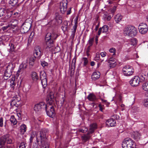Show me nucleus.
Wrapping results in <instances>:
<instances>
[{
  "mask_svg": "<svg viewBox=\"0 0 148 148\" xmlns=\"http://www.w3.org/2000/svg\"><path fill=\"white\" fill-rule=\"evenodd\" d=\"M11 28L10 25L9 24L8 25L3 27L1 29H2L3 31H6L10 29Z\"/></svg>",
  "mask_w": 148,
  "mask_h": 148,
  "instance_id": "nucleus-40",
  "label": "nucleus"
},
{
  "mask_svg": "<svg viewBox=\"0 0 148 148\" xmlns=\"http://www.w3.org/2000/svg\"><path fill=\"white\" fill-rule=\"evenodd\" d=\"M48 132L47 129L43 128L40 131L39 134L36 135L37 142L39 145L42 146L41 148H49V145L46 136Z\"/></svg>",
  "mask_w": 148,
  "mask_h": 148,
  "instance_id": "nucleus-1",
  "label": "nucleus"
},
{
  "mask_svg": "<svg viewBox=\"0 0 148 148\" xmlns=\"http://www.w3.org/2000/svg\"><path fill=\"white\" fill-rule=\"evenodd\" d=\"M111 61L113 62H115V59L112 58H110L109 60L108 61V62L110 63V62H111Z\"/></svg>",
  "mask_w": 148,
  "mask_h": 148,
  "instance_id": "nucleus-57",
  "label": "nucleus"
},
{
  "mask_svg": "<svg viewBox=\"0 0 148 148\" xmlns=\"http://www.w3.org/2000/svg\"><path fill=\"white\" fill-rule=\"evenodd\" d=\"M132 110H134L133 111L134 112H136L138 111V110H139L138 108L136 107H133L132 108Z\"/></svg>",
  "mask_w": 148,
  "mask_h": 148,
  "instance_id": "nucleus-56",
  "label": "nucleus"
},
{
  "mask_svg": "<svg viewBox=\"0 0 148 148\" xmlns=\"http://www.w3.org/2000/svg\"><path fill=\"white\" fill-rule=\"evenodd\" d=\"M62 101L61 102V105L62 106L64 104V102L65 101V98L64 97H63L62 98Z\"/></svg>",
  "mask_w": 148,
  "mask_h": 148,
  "instance_id": "nucleus-59",
  "label": "nucleus"
},
{
  "mask_svg": "<svg viewBox=\"0 0 148 148\" xmlns=\"http://www.w3.org/2000/svg\"><path fill=\"white\" fill-rule=\"evenodd\" d=\"M41 64L42 65V66L43 67L47 66L48 65V63L45 61L41 62Z\"/></svg>",
  "mask_w": 148,
  "mask_h": 148,
  "instance_id": "nucleus-52",
  "label": "nucleus"
},
{
  "mask_svg": "<svg viewBox=\"0 0 148 148\" xmlns=\"http://www.w3.org/2000/svg\"><path fill=\"white\" fill-rule=\"evenodd\" d=\"M12 138L9 134H6L0 138V148H9L8 145L12 143Z\"/></svg>",
  "mask_w": 148,
  "mask_h": 148,
  "instance_id": "nucleus-3",
  "label": "nucleus"
},
{
  "mask_svg": "<svg viewBox=\"0 0 148 148\" xmlns=\"http://www.w3.org/2000/svg\"><path fill=\"white\" fill-rule=\"evenodd\" d=\"M41 50V48L39 47L38 46L35 47L34 51L33 56L37 59H40L42 55Z\"/></svg>",
  "mask_w": 148,
  "mask_h": 148,
  "instance_id": "nucleus-14",
  "label": "nucleus"
},
{
  "mask_svg": "<svg viewBox=\"0 0 148 148\" xmlns=\"http://www.w3.org/2000/svg\"><path fill=\"white\" fill-rule=\"evenodd\" d=\"M88 130V129L85 127H83L82 129H79V131L80 132L85 133Z\"/></svg>",
  "mask_w": 148,
  "mask_h": 148,
  "instance_id": "nucleus-47",
  "label": "nucleus"
},
{
  "mask_svg": "<svg viewBox=\"0 0 148 148\" xmlns=\"http://www.w3.org/2000/svg\"><path fill=\"white\" fill-rule=\"evenodd\" d=\"M15 67V65L12 63H10L6 67L4 73V79H7L12 75V73Z\"/></svg>",
  "mask_w": 148,
  "mask_h": 148,
  "instance_id": "nucleus-7",
  "label": "nucleus"
},
{
  "mask_svg": "<svg viewBox=\"0 0 148 148\" xmlns=\"http://www.w3.org/2000/svg\"><path fill=\"white\" fill-rule=\"evenodd\" d=\"M49 24L50 25H51L52 26H55L58 24L56 20L54 19L51 20V21L49 23Z\"/></svg>",
  "mask_w": 148,
  "mask_h": 148,
  "instance_id": "nucleus-44",
  "label": "nucleus"
},
{
  "mask_svg": "<svg viewBox=\"0 0 148 148\" xmlns=\"http://www.w3.org/2000/svg\"><path fill=\"white\" fill-rule=\"evenodd\" d=\"M58 136V138H61L62 137V133H59Z\"/></svg>",
  "mask_w": 148,
  "mask_h": 148,
  "instance_id": "nucleus-63",
  "label": "nucleus"
},
{
  "mask_svg": "<svg viewBox=\"0 0 148 148\" xmlns=\"http://www.w3.org/2000/svg\"><path fill=\"white\" fill-rule=\"evenodd\" d=\"M18 2V0H10L9 2V4L12 6H14Z\"/></svg>",
  "mask_w": 148,
  "mask_h": 148,
  "instance_id": "nucleus-36",
  "label": "nucleus"
},
{
  "mask_svg": "<svg viewBox=\"0 0 148 148\" xmlns=\"http://www.w3.org/2000/svg\"><path fill=\"white\" fill-rule=\"evenodd\" d=\"M88 99L91 101H94L96 99V96L93 94H90L87 97Z\"/></svg>",
  "mask_w": 148,
  "mask_h": 148,
  "instance_id": "nucleus-27",
  "label": "nucleus"
},
{
  "mask_svg": "<svg viewBox=\"0 0 148 148\" xmlns=\"http://www.w3.org/2000/svg\"><path fill=\"white\" fill-rule=\"evenodd\" d=\"M54 100V97L53 93H50L48 95L46 100L47 103H49V106L46 105L45 110L47 115L51 118L54 117L56 114L54 108L53 106H51Z\"/></svg>",
  "mask_w": 148,
  "mask_h": 148,
  "instance_id": "nucleus-2",
  "label": "nucleus"
},
{
  "mask_svg": "<svg viewBox=\"0 0 148 148\" xmlns=\"http://www.w3.org/2000/svg\"><path fill=\"white\" fill-rule=\"evenodd\" d=\"M67 0H64L60 3V10L62 14L65 13L67 10Z\"/></svg>",
  "mask_w": 148,
  "mask_h": 148,
  "instance_id": "nucleus-12",
  "label": "nucleus"
},
{
  "mask_svg": "<svg viewBox=\"0 0 148 148\" xmlns=\"http://www.w3.org/2000/svg\"><path fill=\"white\" fill-rule=\"evenodd\" d=\"M142 88L145 91H148V81L145 82L143 84Z\"/></svg>",
  "mask_w": 148,
  "mask_h": 148,
  "instance_id": "nucleus-34",
  "label": "nucleus"
},
{
  "mask_svg": "<svg viewBox=\"0 0 148 148\" xmlns=\"http://www.w3.org/2000/svg\"><path fill=\"white\" fill-rule=\"evenodd\" d=\"M109 51L111 53H113V55H115V53L116 52V50L114 48H111L110 50Z\"/></svg>",
  "mask_w": 148,
  "mask_h": 148,
  "instance_id": "nucleus-53",
  "label": "nucleus"
},
{
  "mask_svg": "<svg viewBox=\"0 0 148 148\" xmlns=\"http://www.w3.org/2000/svg\"><path fill=\"white\" fill-rule=\"evenodd\" d=\"M2 40L4 41H7L9 39V37L6 36H3L1 37Z\"/></svg>",
  "mask_w": 148,
  "mask_h": 148,
  "instance_id": "nucleus-50",
  "label": "nucleus"
},
{
  "mask_svg": "<svg viewBox=\"0 0 148 148\" xmlns=\"http://www.w3.org/2000/svg\"><path fill=\"white\" fill-rule=\"evenodd\" d=\"M16 98H14V99L12 100L10 103V105L11 106L13 107L15 106L17 107L18 106L19 103H17V102H16Z\"/></svg>",
  "mask_w": 148,
  "mask_h": 148,
  "instance_id": "nucleus-29",
  "label": "nucleus"
},
{
  "mask_svg": "<svg viewBox=\"0 0 148 148\" xmlns=\"http://www.w3.org/2000/svg\"><path fill=\"white\" fill-rule=\"evenodd\" d=\"M18 56L17 55L13 56L12 58L11 61L14 63H16L18 61Z\"/></svg>",
  "mask_w": 148,
  "mask_h": 148,
  "instance_id": "nucleus-38",
  "label": "nucleus"
},
{
  "mask_svg": "<svg viewBox=\"0 0 148 148\" xmlns=\"http://www.w3.org/2000/svg\"><path fill=\"white\" fill-rule=\"evenodd\" d=\"M18 23V21L17 20L13 19L9 23L11 27L12 28H14L16 27Z\"/></svg>",
  "mask_w": 148,
  "mask_h": 148,
  "instance_id": "nucleus-21",
  "label": "nucleus"
},
{
  "mask_svg": "<svg viewBox=\"0 0 148 148\" xmlns=\"http://www.w3.org/2000/svg\"><path fill=\"white\" fill-rule=\"evenodd\" d=\"M32 79L34 81H36L38 78L37 73L34 72L32 73Z\"/></svg>",
  "mask_w": 148,
  "mask_h": 148,
  "instance_id": "nucleus-33",
  "label": "nucleus"
},
{
  "mask_svg": "<svg viewBox=\"0 0 148 148\" xmlns=\"http://www.w3.org/2000/svg\"><path fill=\"white\" fill-rule=\"evenodd\" d=\"M46 105L43 102H41L36 104L34 109L36 112H39L42 110H45Z\"/></svg>",
  "mask_w": 148,
  "mask_h": 148,
  "instance_id": "nucleus-9",
  "label": "nucleus"
},
{
  "mask_svg": "<svg viewBox=\"0 0 148 148\" xmlns=\"http://www.w3.org/2000/svg\"><path fill=\"white\" fill-rule=\"evenodd\" d=\"M116 6H114L112 8H110L109 10V12L112 14V15H113L114 13L116 10Z\"/></svg>",
  "mask_w": 148,
  "mask_h": 148,
  "instance_id": "nucleus-43",
  "label": "nucleus"
},
{
  "mask_svg": "<svg viewBox=\"0 0 148 148\" xmlns=\"http://www.w3.org/2000/svg\"><path fill=\"white\" fill-rule=\"evenodd\" d=\"M132 136L135 140L138 141L140 138L141 134L137 131L134 132L132 133Z\"/></svg>",
  "mask_w": 148,
  "mask_h": 148,
  "instance_id": "nucleus-18",
  "label": "nucleus"
},
{
  "mask_svg": "<svg viewBox=\"0 0 148 148\" xmlns=\"http://www.w3.org/2000/svg\"><path fill=\"white\" fill-rule=\"evenodd\" d=\"M10 121L11 123L13 124V125H16L17 123V121L15 118L14 116H12L10 119Z\"/></svg>",
  "mask_w": 148,
  "mask_h": 148,
  "instance_id": "nucleus-31",
  "label": "nucleus"
},
{
  "mask_svg": "<svg viewBox=\"0 0 148 148\" xmlns=\"http://www.w3.org/2000/svg\"><path fill=\"white\" fill-rule=\"evenodd\" d=\"M5 10L4 8H0V17L5 15Z\"/></svg>",
  "mask_w": 148,
  "mask_h": 148,
  "instance_id": "nucleus-42",
  "label": "nucleus"
},
{
  "mask_svg": "<svg viewBox=\"0 0 148 148\" xmlns=\"http://www.w3.org/2000/svg\"><path fill=\"white\" fill-rule=\"evenodd\" d=\"M109 63V66L110 67V68H112L116 66V62H111Z\"/></svg>",
  "mask_w": 148,
  "mask_h": 148,
  "instance_id": "nucleus-51",
  "label": "nucleus"
},
{
  "mask_svg": "<svg viewBox=\"0 0 148 148\" xmlns=\"http://www.w3.org/2000/svg\"><path fill=\"white\" fill-rule=\"evenodd\" d=\"M102 28V29H103V30L102 31V32L103 33H106L108 31V27L106 25L103 26Z\"/></svg>",
  "mask_w": 148,
  "mask_h": 148,
  "instance_id": "nucleus-41",
  "label": "nucleus"
},
{
  "mask_svg": "<svg viewBox=\"0 0 148 148\" xmlns=\"http://www.w3.org/2000/svg\"><path fill=\"white\" fill-rule=\"evenodd\" d=\"M94 41V38H90L88 40V44L90 46H91L93 43Z\"/></svg>",
  "mask_w": 148,
  "mask_h": 148,
  "instance_id": "nucleus-46",
  "label": "nucleus"
},
{
  "mask_svg": "<svg viewBox=\"0 0 148 148\" xmlns=\"http://www.w3.org/2000/svg\"><path fill=\"white\" fill-rule=\"evenodd\" d=\"M123 148H136V145L135 142L129 138H125L123 141Z\"/></svg>",
  "mask_w": 148,
  "mask_h": 148,
  "instance_id": "nucleus-5",
  "label": "nucleus"
},
{
  "mask_svg": "<svg viewBox=\"0 0 148 148\" xmlns=\"http://www.w3.org/2000/svg\"><path fill=\"white\" fill-rule=\"evenodd\" d=\"M103 105L101 104H99V110L101 112L103 111Z\"/></svg>",
  "mask_w": 148,
  "mask_h": 148,
  "instance_id": "nucleus-55",
  "label": "nucleus"
},
{
  "mask_svg": "<svg viewBox=\"0 0 148 148\" xmlns=\"http://www.w3.org/2000/svg\"><path fill=\"white\" fill-rule=\"evenodd\" d=\"M40 80L47 79L46 74L44 71H42L40 72Z\"/></svg>",
  "mask_w": 148,
  "mask_h": 148,
  "instance_id": "nucleus-28",
  "label": "nucleus"
},
{
  "mask_svg": "<svg viewBox=\"0 0 148 148\" xmlns=\"http://www.w3.org/2000/svg\"><path fill=\"white\" fill-rule=\"evenodd\" d=\"M54 19L56 20L58 24H61L62 22V17L58 13L55 14V17Z\"/></svg>",
  "mask_w": 148,
  "mask_h": 148,
  "instance_id": "nucleus-20",
  "label": "nucleus"
},
{
  "mask_svg": "<svg viewBox=\"0 0 148 148\" xmlns=\"http://www.w3.org/2000/svg\"><path fill=\"white\" fill-rule=\"evenodd\" d=\"M45 40L47 45L46 49L47 50L49 49L50 51V48L53 46L54 41L50 39V38H47L46 36H45Z\"/></svg>",
  "mask_w": 148,
  "mask_h": 148,
  "instance_id": "nucleus-13",
  "label": "nucleus"
},
{
  "mask_svg": "<svg viewBox=\"0 0 148 148\" xmlns=\"http://www.w3.org/2000/svg\"><path fill=\"white\" fill-rule=\"evenodd\" d=\"M122 19V16L119 14H117L115 17V19L116 23H118Z\"/></svg>",
  "mask_w": 148,
  "mask_h": 148,
  "instance_id": "nucleus-30",
  "label": "nucleus"
},
{
  "mask_svg": "<svg viewBox=\"0 0 148 148\" xmlns=\"http://www.w3.org/2000/svg\"><path fill=\"white\" fill-rule=\"evenodd\" d=\"M106 53L101 52L100 53V55L102 57H103L106 56Z\"/></svg>",
  "mask_w": 148,
  "mask_h": 148,
  "instance_id": "nucleus-62",
  "label": "nucleus"
},
{
  "mask_svg": "<svg viewBox=\"0 0 148 148\" xmlns=\"http://www.w3.org/2000/svg\"><path fill=\"white\" fill-rule=\"evenodd\" d=\"M71 8H69L68 10L67 11H66V12H67V13H66V14L67 15H69V14H70L71 12Z\"/></svg>",
  "mask_w": 148,
  "mask_h": 148,
  "instance_id": "nucleus-58",
  "label": "nucleus"
},
{
  "mask_svg": "<svg viewBox=\"0 0 148 148\" xmlns=\"http://www.w3.org/2000/svg\"><path fill=\"white\" fill-rule=\"evenodd\" d=\"M82 60L84 61V65L85 66L88 63V60L87 58H83Z\"/></svg>",
  "mask_w": 148,
  "mask_h": 148,
  "instance_id": "nucleus-49",
  "label": "nucleus"
},
{
  "mask_svg": "<svg viewBox=\"0 0 148 148\" xmlns=\"http://www.w3.org/2000/svg\"><path fill=\"white\" fill-rule=\"evenodd\" d=\"M143 104L146 107H148V99H145L143 102Z\"/></svg>",
  "mask_w": 148,
  "mask_h": 148,
  "instance_id": "nucleus-48",
  "label": "nucleus"
},
{
  "mask_svg": "<svg viewBox=\"0 0 148 148\" xmlns=\"http://www.w3.org/2000/svg\"><path fill=\"white\" fill-rule=\"evenodd\" d=\"M68 23L67 21H65L62 24L61 28L64 32L68 30Z\"/></svg>",
  "mask_w": 148,
  "mask_h": 148,
  "instance_id": "nucleus-22",
  "label": "nucleus"
},
{
  "mask_svg": "<svg viewBox=\"0 0 148 148\" xmlns=\"http://www.w3.org/2000/svg\"><path fill=\"white\" fill-rule=\"evenodd\" d=\"M41 82L43 88H45L47 85V79H44L43 80L41 79Z\"/></svg>",
  "mask_w": 148,
  "mask_h": 148,
  "instance_id": "nucleus-37",
  "label": "nucleus"
},
{
  "mask_svg": "<svg viewBox=\"0 0 148 148\" xmlns=\"http://www.w3.org/2000/svg\"><path fill=\"white\" fill-rule=\"evenodd\" d=\"M111 18V16L110 15H109L107 17V20L108 21L110 20Z\"/></svg>",
  "mask_w": 148,
  "mask_h": 148,
  "instance_id": "nucleus-64",
  "label": "nucleus"
},
{
  "mask_svg": "<svg viewBox=\"0 0 148 148\" xmlns=\"http://www.w3.org/2000/svg\"><path fill=\"white\" fill-rule=\"evenodd\" d=\"M9 45L10 46V51L12 52L14 51V50L15 48H16V45L12 43H11L9 44Z\"/></svg>",
  "mask_w": 148,
  "mask_h": 148,
  "instance_id": "nucleus-39",
  "label": "nucleus"
},
{
  "mask_svg": "<svg viewBox=\"0 0 148 148\" xmlns=\"http://www.w3.org/2000/svg\"><path fill=\"white\" fill-rule=\"evenodd\" d=\"M100 75V73L98 71L94 72L91 75V78L94 80H95L99 79Z\"/></svg>",
  "mask_w": 148,
  "mask_h": 148,
  "instance_id": "nucleus-19",
  "label": "nucleus"
},
{
  "mask_svg": "<svg viewBox=\"0 0 148 148\" xmlns=\"http://www.w3.org/2000/svg\"><path fill=\"white\" fill-rule=\"evenodd\" d=\"M36 133L35 132L32 131L31 133L30 137V142L32 143V142L33 139L36 136Z\"/></svg>",
  "mask_w": 148,
  "mask_h": 148,
  "instance_id": "nucleus-35",
  "label": "nucleus"
},
{
  "mask_svg": "<svg viewBox=\"0 0 148 148\" xmlns=\"http://www.w3.org/2000/svg\"><path fill=\"white\" fill-rule=\"evenodd\" d=\"M36 59L37 58H36L33 56H31L29 58V62L30 66H31V67H32L33 66L35 63V61L36 60Z\"/></svg>",
  "mask_w": 148,
  "mask_h": 148,
  "instance_id": "nucleus-26",
  "label": "nucleus"
},
{
  "mask_svg": "<svg viewBox=\"0 0 148 148\" xmlns=\"http://www.w3.org/2000/svg\"><path fill=\"white\" fill-rule=\"evenodd\" d=\"M97 125L95 123H93L91 124L90 126V127L88 132L90 134L92 133L95 130L97 129Z\"/></svg>",
  "mask_w": 148,
  "mask_h": 148,
  "instance_id": "nucleus-23",
  "label": "nucleus"
},
{
  "mask_svg": "<svg viewBox=\"0 0 148 148\" xmlns=\"http://www.w3.org/2000/svg\"><path fill=\"white\" fill-rule=\"evenodd\" d=\"M32 22L29 19L26 20L22 25L20 28L21 32L22 33L27 32L31 27Z\"/></svg>",
  "mask_w": 148,
  "mask_h": 148,
  "instance_id": "nucleus-6",
  "label": "nucleus"
},
{
  "mask_svg": "<svg viewBox=\"0 0 148 148\" xmlns=\"http://www.w3.org/2000/svg\"><path fill=\"white\" fill-rule=\"evenodd\" d=\"M78 16H77L74 20L75 21V25L73 27V30L72 32V34L71 36L73 38H74L75 36V34L76 32V30L77 27V24L78 23Z\"/></svg>",
  "mask_w": 148,
  "mask_h": 148,
  "instance_id": "nucleus-16",
  "label": "nucleus"
},
{
  "mask_svg": "<svg viewBox=\"0 0 148 148\" xmlns=\"http://www.w3.org/2000/svg\"><path fill=\"white\" fill-rule=\"evenodd\" d=\"M122 72L125 76H129L133 74L134 69L132 66L127 65L124 66L123 68Z\"/></svg>",
  "mask_w": 148,
  "mask_h": 148,
  "instance_id": "nucleus-8",
  "label": "nucleus"
},
{
  "mask_svg": "<svg viewBox=\"0 0 148 148\" xmlns=\"http://www.w3.org/2000/svg\"><path fill=\"white\" fill-rule=\"evenodd\" d=\"M139 32L141 34H145L148 30L147 25L145 23H141L138 26Z\"/></svg>",
  "mask_w": 148,
  "mask_h": 148,
  "instance_id": "nucleus-11",
  "label": "nucleus"
},
{
  "mask_svg": "<svg viewBox=\"0 0 148 148\" xmlns=\"http://www.w3.org/2000/svg\"><path fill=\"white\" fill-rule=\"evenodd\" d=\"M26 126L25 124H22L20 126V131L22 134H24L26 131Z\"/></svg>",
  "mask_w": 148,
  "mask_h": 148,
  "instance_id": "nucleus-32",
  "label": "nucleus"
},
{
  "mask_svg": "<svg viewBox=\"0 0 148 148\" xmlns=\"http://www.w3.org/2000/svg\"><path fill=\"white\" fill-rule=\"evenodd\" d=\"M76 62V59L75 58H74L73 59L72 61V64H73V65H75V63Z\"/></svg>",
  "mask_w": 148,
  "mask_h": 148,
  "instance_id": "nucleus-60",
  "label": "nucleus"
},
{
  "mask_svg": "<svg viewBox=\"0 0 148 148\" xmlns=\"http://www.w3.org/2000/svg\"><path fill=\"white\" fill-rule=\"evenodd\" d=\"M140 82V78L138 76H135L130 81V84L132 86L135 87L138 86Z\"/></svg>",
  "mask_w": 148,
  "mask_h": 148,
  "instance_id": "nucleus-10",
  "label": "nucleus"
},
{
  "mask_svg": "<svg viewBox=\"0 0 148 148\" xmlns=\"http://www.w3.org/2000/svg\"><path fill=\"white\" fill-rule=\"evenodd\" d=\"M116 124V121L115 119H111L107 120L106 122V125L108 127L115 126Z\"/></svg>",
  "mask_w": 148,
  "mask_h": 148,
  "instance_id": "nucleus-17",
  "label": "nucleus"
},
{
  "mask_svg": "<svg viewBox=\"0 0 148 148\" xmlns=\"http://www.w3.org/2000/svg\"><path fill=\"white\" fill-rule=\"evenodd\" d=\"M137 40L136 38H133L130 40V43L127 44L128 46L132 47L130 45H132V46H135L137 44Z\"/></svg>",
  "mask_w": 148,
  "mask_h": 148,
  "instance_id": "nucleus-24",
  "label": "nucleus"
},
{
  "mask_svg": "<svg viewBox=\"0 0 148 148\" xmlns=\"http://www.w3.org/2000/svg\"><path fill=\"white\" fill-rule=\"evenodd\" d=\"M58 34L57 32L55 31H52L51 33H48L46 35L47 38H50V39L52 40H55L56 38L58 37Z\"/></svg>",
  "mask_w": 148,
  "mask_h": 148,
  "instance_id": "nucleus-15",
  "label": "nucleus"
},
{
  "mask_svg": "<svg viewBox=\"0 0 148 148\" xmlns=\"http://www.w3.org/2000/svg\"><path fill=\"white\" fill-rule=\"evenodd\" d=\"M102 31V28L101 27L99 29L98 32V34L99 36L101 33V32Z\"/></svg>",
  "mask_w": 148,
  "mask_h": 148,
  "instance_id": "nucleus-61",
  "label": "nucleus"
},
{
  "mask_svg": "<svg viewBox=\"0 0 148 148\" xmlns=\"http://www.w3.org/2000/svg\"><path fill=\"white\" fill-rule=\"evenodd\" d=\"M27 67V65L25 64H22L20 66V69H22V70H24L26 69Z\"/></svg>",
  "mask_w": 148,
  "mask_h": 148,
  "instance_id": "nucleus-45",
  "label": "nucleus"
},
{
  "mask_svg": "<svg viewBox=\"0 0 148 148\" xmlns=\"http://www.w3.org/2000/svg\"><path fill=\"white\" fill-rule=\"evenodd\" d=\"M91 134L89 132L86 134L82 136V140H84L85 142L86 141L88 140L90 138L91 136L90 134Z\"/></svg>",
  "mask_w": 148,
  "mask_h": 148,
  "instance_id": "nucleus-25",
  "label": "nucleus"
},
{
  "mask_svg": "<svg viewBox=\"0 0 148 148\" xmlns=\"http://www.w3.org/2000/svg\"><path fill=\"white\" fill-rule=\"evenodd\" d=\"M137 32L136 28L134 26L131 25L126 26L123 29L124 34L130 37L135 36Z\"/></svg>",
  "mask_w": 148,
  "mask_h": 148,
  "instance_id": "nucleus-4",
  "label": "nucleus"
},
{
  "mask_svg": "<svg viewBox=\"0 0 148 148\" xmlns=\"http://www.w3.org/2000/svg\"><path fill=\"white\" fill-rule=\"evenodd\" d=\"M3 120L2 117L0 118V127H2L3 126Z\"/></svg>",
  "mask_w": 148,
  "mask_h": 148,
  "instance_id": "nucleus-54",
  "label": "nucleus"
}]
</instances>
